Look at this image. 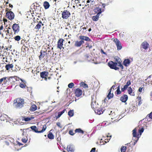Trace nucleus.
<instances>
[{"label": "nucleus", "mask_w": 152, "mask_h": 152, "mask_svg": "<svg viewBox=\"0 0 152 152\" xmlns=\"http://www.w3.org/2000/svg\"><path fill=\"white\" fill-rule=\"evenodd\" d=\"M126 146H122L121 148V152H126Z\"/></svg>", "instance_id": "4c0bfd02"}, {"label": "nucleus", "mask_w": 152, "mask_h": 152, "mask_svg": "<svg viewBox=\"0 0 152 152\" xmlns=\"http://www.w3.org/2000/svg\"><path fill=\"white\" fill-rule=\"evenodd\" d=\"M37 109L36 105H32L30 107L29 110L31 111H34L36 110Z\"/></svg>", "instance_id": "c85d7f7f"}, {"label": "nucleus", "mask_w": 152, "mask_h": 152, "mask_svg": "<svg viewBox=\"0 0 152 152\" xmlns=\"http://www.w3.org/2000/svg\"><path fill=\"white\" fill-rule=\"evenodd\" d=\"M61 114L60 113V112L58 113V114L57 115V116H56V119H58L60 118V117L61 116Z\"/></svg>", "instance_id": "6e6d98bb"}, {"label": "nucleus", "mask_w": 152, "mask_h": 152, "mask_svg": "<svg viewBox=\"0 0 152 152\" xmlns=\"http://www.w3.org/2000/svg\"><path fill=\"white\" fill-rule=\"evenodd\" d=\"M121 62H120L118 64V66L121 67V65H122L121 64Z\"/></svg>", "instance_id": "0e129e2a"}, {"label": "nucleus", "mask_w": 152, "mask_h": 152, "mask_svg": "<svg viewBox=\"0 0 152 152\" xmlns=\"http://www.w3.org/2000/svg\"><path fill=\"white\" fill-rule=\"evenodd\" d=\"M14 102V103H17V104H24V99L21 98H18L15 99Z\"/></svg>", "instance_id": "9d476101"}, {"label": "nucleus", "mask_w": 152, "mask_h": 152, "mask_svg": "<svg viewBox=\"0 0 152 152\" xmlns=\"http://www.w3.org/2000/svg\"><path fill=\"white\" fill-rule=\"evenodd\" d=\"M17 144L19 145V146H20V145H23V144L22 143H20V142H19L18 141H17Z\"/></svg>", "instance_id": "69168bd1"}, {"label": "nucleus", "mask_w": 152, "mask_h": 152, "mask_svg": "<svg viewBox=\"0 0 152 152\" xmlns=\"http://www.w3.org/2000/svg\"><path fill=\"white\" fill-rule=\"evenodd\" d=\"M65 111V109H64L62 111H61V112H60V113L62 115L63 113H64Z\"/></svg>", "instance_id": "e2e57ef3"}, {"label": "nucleus", "mask_w": 152, "mask_h": 152, "mask_svg": "<svg viewBox=\"0 0 152 152\" xmlns=\"http://www.w3.org/2000/svg\"><path fill=\"white\" fill-rule=\"evenodd\" d=\"M56 125L60 127V128H61L62 127L60 126L61 124L59 122L57 123H56Z\"/></svg>", "instance_id": "13d9d810"}, {"label": "nucleus", "mask_w": 152, "mask_h": 152, "mask_svg": "<svg viewBox=\"0 0 152 152\" xmlns=\"http://www.w3.org/2000/svg\"><path fill=\"white\" fill-rule=\"evenodd\" d=\"M67 149L69 152H74V148L73 145H68L67 147Z\"/></svg>", "instance_id": "4468645a"}, {"label": "nucleus", "mask_w": 152, "mask_h": 152, "mask_svg": "<svg viewBox=\"0 0 152 152\" xmlns=\"http://www.w3.org/2000/svg\"><path fill=\"white\" fill-rule=\"evenodd\" d=\"M74 86V84L73 83H71L68 85L69 88H72Z\"/></svg>", "instance_id": "37998d69"}, {"label": "nucleus", "mask_w": 152, "mask_h": 152, "mask_svg": "<svg viewBox=\"0 0 152 152\" xmlns=\"http://www.w3.org/2000/svg\"><path fill=\"white\" fill-rule=\"evenodd\" d=\"M46 127V125H44L43 126L42 130L39 131V133H42L44 132L45 130Z\"/></svg>", "instance_id": "c9c22d12"}, {"label": "nucleus", "mask_w": 152, "mask_h": 152, "mask_svg": "<svg viewBox=\"0 0 152 152\" xmlns=\"http://www.w3.org/2000/svg\"><path fill=\"white\" fill-rule=\"evenodd\" d=\"M82 91L79 88H77L75 91V94L76 96L77 97H79L82 94Z\"/></svg>", "instance_id": "f8f14e48"}, {"label": "nucleus", "mask_w": 152, "mask_h": 152, "mask_svg": "<svg viewBox=\"0 0 152 152\" xmlns=\"http://www.w3.org/2000/svg\"><path fill=\"white\" fill-rule=\"evenodd\" d=\"M7 77H4L0 79V84H1L3 82V83L6 84L8 82V80H7Z\"/></svg>", "instance_id": "412c9836"}, {"label": "nucleus", "mask_w": 152, "mask_h": 152, "mask_svg": "<svg viewBox=\"0 0 152 152\" xmlns=\"http://www.w3.org/2000/svg\"><path fill=\"white\" fill-rule=\"evenodd\" d=\"M34 118V117H23V120H24L26 121H30L31 120L33 119Z\"/></svg>", "instance_id": "bb28decb"}, {"label": "nucleus", "mask_w": 152, "mask_h": 152, "mask_svg": "<svg viewBox=\"0 0 152 152\" xmlns=\"http://www.w3.org/2000/svg\"><path fill=\"white\" fill-rule=\"evenodd\" d=\"M115 61L116 63H117V64L119 63L120 62H122V61L121 59L118 57H117L115 58Z\"/></svg>", "instance_id": "e433bc0d"}, {"label": "nucleus", "mask_w": 152, "mask_h": 152, "mask_svg": "<svg viewBox=\"0 0 152 152\" xmlns=\"http://www.w3.org/2000/svg\"><path fill=\"white\" fill-rule=\"evenodd\" d=\"M95 2L94 0H88L87 1L86 4V6H88V7L89 6H91V5H93L94 4Z\"/></svg>", "instance_id": "dca6fc26"}, {"label": "nucleus", "mask_w": 152, "mask_h": 152, "mask_svg": "<svg viewBox=\"0 0 152 152\" xmlns=\"http://www.w3.org/2000/svg\"><path fill=\"white\" fill-rule=\"evenodd\" d=\"M128 98L127 95L124 94L120 98V100L123 102H125L127 101Z\"/></svg>", "instance_id": "a211bd4d"}, {"label": "nucleus", "mask_w": 152, "mask_h": 152, "mask_svg": "<svg viewBox=\"0 0 152 152\" xmlns=\"http://www.w3.org/2000/svg\"><path fill=\"white\" fill-rule=\"evenodd\" d=\"M144 131V129L143 127H142L138 130V132L140 134L139 136H140V137L141 136L142 133Z\"/></svg>", "instance_id": "f704fd0d"}, {"label": "nucleus", "mask_w": 152, "mask_h": 152, "mask_svg": "<svg viewBox=\"0 0 152 152\" xmlns=\"http://www.w3.org/2000/svg\"><path fill=\"white\" fill-rule=\"evenodd\" d=\"M108 65L111 69L115 70H117L119 69V68L116 67V66L117 65V63L114 62L113 61H110L108 62Z\"/></svg>", "instance_id": "39448f33"}, {"label": "nucleus", "mask_w": 152, "mask_h": 152, "mask_svg": "<svg viewBox=\"0 0 152 152\" xmlns=\"http://www.w3.org/2000/svg\"><path fill=\"white\" fill-rule=\"evenodd\" d=\"M22 141L23 142L26 143L27 142V140L26 139H22Z\"/></svg>", "instance_id": "5fc2aeb1"}, {"label": "nucleus", "mask_w": 152, "mask_h": 152, "mask_svg": "<svg viewBox=\"0 0 152 152\" xmlns=\"http://www.w3.org/2000/svg\"><path fill=\"white\" fill-rule=\"evenodd\" d=\"M131 83L130 80H129L126 83V84L125 85V86H126L128 88V86L131 85Z\"/></svg>", "instance_id": "a18cd8bd"}, {"label": "nucleus", "mask_w": 152, "mask_h": 152, "mask_svg": "<svg viewBox=\"0 0 152 152\" xmlns=\"http://www.w3.org/2000/svg\"><path fill=\"white\" fill-rule=\"evenodd\" d=\"M95 150L96 148H92L90 152H95Z\"/></svg>", "instance_id": "4d7b16f0"}, {"label": "nucleus", "mask_w": 152, "mask_h": 152, "mask_svg": "<svg viewBox=\"0 0 152 152\" xmlns=\"http://www.w3.org/2000/svg\"><path fill=\"white\" fill-rule=\"evenodd\" d=\"M141 97H138V101H139L138 104H142V102L141 100Z\"/></svg>", "instance_id": "09e8293b"}, {"label": "nucleus", "mask_w": 152, "mask_h": 152, "mask_svg": "<svg viewBox=\"0 0 152 152\" xmlns=\"http://www.w3.org/2000/svg\"><path fill=\"white\" fill-rule=\"evenodd\" d=\"M81 0H75V3L77 4L80 3V1Z\"/></svg>", "instance_id": "bf43d9fd"}, {"label": "nucleus", "mask_w": 152, "mask_h": 152, "mask_svg": "<svg viewBox=\"0 0 152 152\" xmlns=\"http://www.w3.org/2000/svg\"><path fill=\"white\" fill-rule=\"evenodd\" d=\"M40 54L39 56V59L40 60H41V59H42L44 57V56H45V54H42V51H41L40 52Z\"/></svg>", "instance_id": "ea45409f"}, {"label": "nucleus", "mask_w": 152, "mask_h": 152, "mask_svg": "<svg viewBox=\"0 0 152 152\" xmlns=\"http://www.w3.org/2000/svg\"><path fill=\"white\" fill-rule=\"evenodd\" d=\"M116 94L117 95H119L121 94V92L120 91V90L119 89H117L116 91Z\"/></svg>", "instance_id": "864d4df0"}, {"label": "nucleus", "mask_w": 152, "mask_h": 152, "mask_svg": "<svg viewBox=\"0 0 152 152\" xmlns=\"http://www.w3.org/2000/svg\"><path fill=\"white\" fill-rule=\"evenodd\" d=\"M99 15V14H97L96 15L92 16V19L94 21H97L98 20Z\"/></svg>", "instance_id": "a878e982"}, {"label": "nucleus", "mask_w": 152, "mask_h": 152, "mask_svg": "<svg viewBox=\"0 0 152 152\" xmlns=\"http://www.w3.org/2000/svg\"><path fill=\"white\" fill-rule=\"evenodd\" d=\"M49 75V72L47 71H44L41 72L40 73V77L43 79H44V80L46 81H47V77Z\"/></svg>", "instance_id": "423d86ee"}, {"label": "nucleus", "mask_w": 152, "mask_h": 152, "mask_svg": "<svg viewBox=\"0 0 152 152\" xmlns=\"http://www.w3.org/2000/svg\"><path fill=\"white\" fill-rule=\"evenodd\" d=\"M30 128L35 132L39 133V131L38 130V129L36 126H31Z\"/></svg>", "instance_id": "393cba45"}, {"label": "nucleus", "mask_w": 152, "mask_h": 152, "mask_svg": "<svg viewBox=\"0 0 152 152\" xmlns=\"http://www.w3.org/2000/svg\"><path fill=\"white\" fill-rule=\"evenodd\" d=\"M132 91L133 90L130 87L128 88V92L129 94L130 95H131L134 96L135 95L134 93V92H133Z\"/></svg>", "instance_id": "b1692460"}, {"label": "nucleus", "mask_w": 152, "mask_h": 152, "mask_svg": "<svg viewBox=\"0 0 152 152\" xmlns=\"http://www.w3.org/2000/svg\"><path fill=\"white\" fill-rule=\"evenodd\" d=\"M127 88V87L124 85V87L121 88V91H124Z\"/></svg>", "instance_id": "de8ad7c7"}, {"label": "nucleus", "mask_w": 152, "mask_h": 152, "mask_svg": "<svg viewBox=\"0 0 152 152\" xmlns=\"http://www.w3.org/2000/svg\"><path fill=\"white\" fill-rule=\"evenodd\" d=\"M75 133H80L83 134L84 133V131L80 128L76 129L75 130Z\"/></svg>", "instance_id": "2f4dec72"}, {"label": "nucleus", "mask_w": 152, "mask_h": 152, "mask_svg": "<svg viewBox=\"0 0 152 152\" xmlns=\"http://www.w3.org/2000/svg\"><path fill=\"white\" fill-rule=\"evenodd\" d=\"M61 17L64 19H68L71 15L70 12L67 10H64L63 11H61Z\"/></svg>", "instance_id": "20e7f679"}, {"label": "nucleus", "mask_w": 152, "mask_h": 152, "mask_svg": "<svg viewBox=\"0 0 152 152\" xmlns=\"http://www.w3.org/2000/svg\"><path fill=\"white\" fill-rule=\"evenodd\" d=\"M12 28L14 32V34L18 33L19 31V26L18 24H14L12 26Z\"/></svg>", "instance_id": "1a4fd4ad"}, {"label": "nucleus", "mask_w": 152, "mask_h": 152, "mask_svg": "<svg viewBox=\"0 0 152 152\" xmlns=\"http://www.w3.org/2000/svg\"><path fill=\"white\" fill-rule=\"evenodd\" d=\"M137 130V128L134 129L132 131V134L134 137H137V139H138V137H139V138L140 137V136H139V134H137L136 132Z\"/></svg>", "instance_id": "6ab92c4d"}, {"label": "nucleus", "mask_w": 152, "mask_h": 152, "mask_svg": "<svg viewBox=\"0 0 152 152\" xmlns=\"http://www.w3.org/2000/svg\"><path fill=\"white\" fill-rule=\"evenodd\" d=\"M96 106L97 105H91V107L97 114L99 115L102 114L104 110L102 108H99L98 107H96Z\"/></svg>", "instance_id": "7ed1b4c3"}, {"label": "nucleus", "mask_w": 152, "mask_h": 152, "mask_svg": "<svg viewBox=\"0 0 152 152\" xmlns=\"http://www.w3.org/2000/svg\"><path fill=\"white\" fill-rule=\"evenodd\" d=\"M37 71H34L33 70H32V73L33 74L34 76H35V72H36Z\"/></svg>", "instance_id": "052dcab7"}, {"label": "nucleus", "mask_w": 152, "mask_h": 152, "mask_svg": "<svg viewBox=\"0 0 152 152\" xmlns=\"http://www.w3.org/2000/svg\"><path fill=\"white\" fill-rule=\"evenodd\" d=\"M48 137L50 139H53L54 137V136L51 132H49L48 135Z\"/></svg>", "instance_id": "c756f323"}, {"label": "nucleus", "mask_w": 152, "mask_h": 152, "mask_svg": "<svg viewBox=\"0 0 152 152\" xmlns=\"http://www.w3.org/2000/svg\"><path fill=\"white\" fill-rule=\"evenodd\" d=\"M79 39L81 40L80 41H77L75 43V46L76 47H80L84 43V40L86 41H90L91 39L88 37L84 36H80L79 37Z\"/></svg>", "instance_id": "f257e3e1"}, {"label": "nucleus", "mask_w": 152, "mask_h": 152, "mask_svg": "<svg viewBox=\"0 0 152 152\" xmlns=\"http://www.w3.org/2000/svg\"><path fill=\"white\" fill-rule=\"evenodd\" d=\"M43 25L44 24L42 23L41 21H40L38 22V24L35 26L34 28L35 29H37L38 31H39V29L41 28L42 26H43Z\"/></svg>", "instance_id": "f3484780"}, {"label": "nucleus", "mask_w": 152, "mask_h": 152, "mask_svg": "<svg viewBox=\"0 0 152 152\" xmlns=\"http://www.w3.org/2000/svg\"><path fill=\"white\" fill-rule=\"evenodd\" d=\"M141 105H130L129 107V111H131V112H134L136 110L137 107H140Z\"/></svg>", "instance_id": "ddd939ff"}, {"label": "nucleus", "mask_w": 152, "mask_h": 152, "mask_svg": "<svg viewBox=\"0 0 152 152\" xmlns=\"http://www.w3.org/2000/svg\"><path fill=\"white\" fill-rule=\"evenodd\" d=\"M144 88L143 87H140L138 90V91L141 93L142 92V91H144Z\"/></svg>", "instance_id": "c03bdc74"}, {"label": "nucleus", "mask_w": 152, "mask_h": 152, "mask_svg": "<svg viewBox=\"0 0 152 152\" xmlns=\"http://www.w3.org/2000/svg\"><path fill=\"white\" fill-rule=\"evenodd\" d=\"M80 85L81 86L85 88H88V85L83 82H81Z\"/></svg>", "instance_id": "72a5a7b5"}, {"label": "nucleus", "mask_w": 152, "mask_h": 152, "mask_svg": "<svg viewBox=\"0 0 152 152\" xmlns=\"http://www.w3.org/2000/svg\"><path fill=\"white\" fill-rule=\"evenodd\" d=\"M139 137H138V139H137L136 140H134V142H133L132 143V144L134 146L136 144V143L137 142L138 140H139Z\"/></svg>", "instance_id": "8fccbe9b"}, {"label": "nucleus", "mask_w": 152, "mask_h": 152, "mask_svg": "<svg viewBox=\"0 0 152 152\" xmlns=\"http://www.w3.org/2000/svg\"><path fill=\"white\" fill-rule=\"evenodd\" d=\"M64 40L63 39H58L57 42V48L61 49L63 48V42Z\"/></svg>", "instance_id": "9b49d317"}, {"label": "nucleus", "mask_w": 152, "mask_h": 152, "mask_svg": "<svg viewBox=\"0 0 152 152\" xmlns=\"http://www.w3.org/2000/svg\"><path fill=\"white\" fill-rule=\"evenodd\" d=\"M107 101V99L106 98H105L104 100V104L106 103V101Z\"/></svg>", "instance_id": "774afa93"}, {"label": "nucleus", "mask_w": 152, "mask_h": 152, "mask_svg": "<svg viewBox=\"0 0 152 152\" xmlns=\"http://www.w3.org/2000/svg\"><path fill=\"white\" fill-rule=\"evenodd\" d=\"M109 92L108 94L107 95V97L109 99L112 98L113 97V93H111V89H110L109 90Z\"/></svg>", "instance_id": "cd10ccee"}, {"label": "nucleus", "mask_w": 152, "mask_h": 152, "mask_svg": "<svg viewBox=\"0 0 152 152\" xmlns=\"http://www.w3.org/2000/svg\"><path fill=\"white\" fill-rule=\"evenodd\" d=\"M20 86L22 88H23L26 86V85L24 83H20Z\"/></svg>", "instance_id": "58836bf2"}, {"label": "nucleus", "mask_w": 152, "mask_h": 152, "mask_svg": "<svg viewBox=\"0 0 152 152\" xmlns=\"http://www.w3.org/2000/svg\"><path fill=\"white\" fill-rule=\"evenodd\" d=\"M43 5L45 9H48L50 6L49 2L47 1H45L43 2Z\"/></svg>", "instance_id": "4be33fe9"}, {"label": "nucleus", "mask_w": 152, "mask_h": 152, "mask_svg": "<svg viewBox=\"0 0 152 152\" xmlns=\"http://www.w3.org/2000/svg\"><path fill=\"white\" fill-rule=\"evenodd\" d=\"M100 6H99L95 9V12L97 13V14H99V15H100L102 12L104 11L105 5L104 4H102V8H101Z\"/></svg>", "instance_id": "0eeeda50"}, {"label": "nucleus", "mask_w": 152, "mask_h": 152, "mask_svg": "<svg viewBox=\"0 0 152 152\" xmlns=\"http://www.w3.org/2000/svg\"><path fill=\"white\" fill-rule=\"evenodd\" d=\"M15 40L17 41H19L20 39V37L19 36H17L14 38Z\"/></svg>", "instance_id": "a19ab883"}, {"label": "nucleus", "mask_w": 152, "mask_h": 152, "mask_svg": "<svg viewBox=\"0 0 152 152\" xmlns=\"http://www.w3.org/2000/svg\"><path fill=\"white\" fill-rule=\"evenodd\" d=\"M86 29L87 28L86 27H82L81 28L80 31H81L82 34H84L86 33L87 31Z\"/></svg>", "instance_id": "7c9ffc66"}, {"label": "nucleus", "mask_w": 152, "mask_h": 152, "mask_svg": "<svg viewBox=\"0 0 152 152\" xmlns=\"http://www.w3.org/2000/svg\"><path fill=\"white\" fill-rule=\"evenodd\" d=\"M14 66V65L12 64H8L5 66V67L6 69L7 70H9L10 69L12 68Z\"/></svg>", "instance_id": "5701e85b"}, {"label": "nucleus", "mask_w": 152, "mask_h": 152, "mask_svg": "<svg viewBox=\"0 0 152 152\" xmlns=\"http://www.w3.org/2000/svg\"><path fill=\"white\" fill-rule=\"evenodd\" d=\"M150 118L152 119V111L148 115Z\"/></svg>", "instance_id": "603ef678"}, {"label": "nucleus", "mask_w": 152, "mask_h": 152, "mask_svg": "<svg viewBox=\"0 0 152 152\" xmlns=\"http://www.w3.org/2000/svg\"><path fill=\"white\" fill-rule=\"evenodd\" d=\"M49 45H46V46L45 47V49L46 50L45 51H44V53H46V52L47 51V50H48V49H49V47L48 46Z\"/></svg>", "instance_id": "3c124183"}, {"label": "nucleus", "mask_w": 152, "mask_h": 152, "mask_svg": "<svg viewBox=\"0 0 152 152\" xmlns=\"http://www.w3.org/2000/svg\"><path fill=\"white\" fill-rule=\"evenodd\" d=\"M101 52L102 53V54H106V53L104 52V50L102 49H101Z\"/></svg>", "instance_id": "680f3d73"}, {"label": "nucleus", "mask_w": 152, "mask_h": 152, "mask_svg": "<svg viewBox=\"0 0 152 152\" xmlns=\"http://www.w3.org/2000/svg\"><path fill=\"white\" fill-rule=\"evenodd\" d=\"M130 63V61L129 59H125L123 62L124 65L126 66H128Z\"/></svg>", "instance_id": "aec40b11"}, {"label": "nucleus", "mask_w": 152, "mask_h": 152, "mask_svg": "<svg viewBox=\"0 0 152 152\" xmlns=\"http://www.w3.org/2000/svg\"><path fill=\"white\" fill-rule=\"evenodd\" d=\"M113 42L115 43L117 46V50H121L122 47L120 41L118 39L115 38L113 39Z\"/></svg>", "instance_id": "6e6552de"}, {"label": "nucleus", "mask_w": 152, "mask_h": 152, "mask_svg": "<svg viewBox=\"0 0 152 152\" xmlns=\"http://www.w3.org/2000/svg\"><path fill=\"white\" fill-rule=\"evenodd\" d=\"M69 134L71 135H74L75 134V133H73V130H72L69 131Z\"/></svg>", "instance_id": "49530a36"}, {"label": "nucleus", "mask_w": 152, "mask_h": 152, "mask_svg": "<svg viewBox=\"0 0 152 152\" xmlns=\"http://www.w3.org/2000/svg\"><path fill=\"white\" fill-rule=\"evenodd\" d=\"M68 115L70 117H72L74 115V112L73 110H70L68 113Z\"/></svg>", "instance_id": "473e14b6"}, {"label": "nucleus", "mask_w": 152, "mask_h": 152, "mask_svg": "<svg viewBox=\"0 0 152 152\" xmlns=\"http://www.w3.org/2000/svg\"><path fill=\"white\" fill-rule=\"evenodd\" d=\"M39 71H37L36 72H35V76H37V75H38V74L39 73Z\"/></svg>", "instance_id": "338daca9"}, {"label": "nucleus", "mask_w": 152, "mask_h": 152, "mask_svg": "<svg viewBox=\"0 0 152 152\" xmlns=\"http://www.w3.org/2000/svg\"><path fill=\"white\" fill-rule=\"evenodd\" d=\"M11 9L9 10L8 8L6 9V17L9 20H12L14 19L15 15L14 13L11 11H10Z\"/></svg>", "instance_id": "f03ea898"}, {"label": "nucleus", "mask_w": 152, "mask_h": 152, "mask_svg": "<svg viewBox=\"0 0 152 152\" xmlns=\"http://www.w3.org/2000/svg\"><path fill=\"white\" fill-rule=\"evenodd\" d=\"M141 46L143 49H146L148 48L149 45L147 42L144 41L141 44Z\"/></svg>", "instance_id": "2eb2a0df"}, {"label": "nucleus", "mask_w": 152, "mask_h": 152, "mask_svg": "<svg viewBox=\"0 0 152 152\" xmlns=\"http://www.w3.org/2000/svg\"><path fill=\"white\" fill-rule=\"evenodd\" d=\"M23 107V105H15L14 107L16 109H20Z\"/></svg>", "instance_id": "79ce46f5"}]
</instances>
